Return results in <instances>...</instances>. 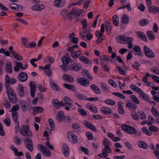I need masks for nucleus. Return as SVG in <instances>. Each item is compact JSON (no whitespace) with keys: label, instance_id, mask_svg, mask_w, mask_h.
Segmentation results:
<instances>
[{"label":"nucleus","instance_id":"obj_1","mask_svg":"<svg viewBox=\"0 0 159 159\" xmlns=\"http://www.w3.org/2000/svg\"><path fill=\"white\" fill-rule=\"evenodd\" d=\"M16 82V80L15 78L12 77L10 78L7 75H5L4 85L8 97L16 94L14 89L10 87V85L14 84Z\"/></svg>","mask_w":159,"mask_h":159},{"label":"nucleus","instance_id":"obj_2","mask_svg":"<svg viewBox=\"0 0 159 159\" xmlns=\"http://www.w3.org/2000/svg\"><path fill=\"white\" fill-rule=\"evenodd\" d=\"M81 13L79 11H71L70 12L67 11H62L61 14L64 18H67L69 20H72L76 16H79Z\"/></svg>","mask_w":159,"mask_h":159},{"label":"nucleus","instance_id":"obj_3","mask_svg":"<svg viewBox=\"0 0 159 159\" xmlns=\"http://www.w3.org/2000/svg\"><path fill=\"white\" fill-rule=\"evenodd\" d=\"M20 134L24 136L31 137L32 134L30 130L29 125H22L21 126L19 131Z\"/></svg>","mask_w":159,"mask_h":159},{"label":"nucleus","instance_id":"obj_4","mask_svg":"<svg viewBox=\"0 0 159 159\" xmlns=\"http://www.w3.org/2000/svg\"><path fill=\"white\" fill-rule=\"evenodd\" d=\"M24 141L25 147L30 152H32L33 150L34 144L31 139L27 137L25 139Z\"/></svg>","mask_w":159,"mask_h":159},{"label":"nucleus","instance_id":"obj_5","mask_svg":"<svg viewBox=\"0 0 159 159\" xmlns=\"http://www.w3.org/2000/svg\"><path fill=\"white\" fill-rule=\"evenodd\" d=\"M121 127L122 130L127 134H134L137 132L134 128L126 124L121 125Z\"/></svg>","mask_w":159,"mask_h":159},{"label":"nucleus","instance_id":"obj_6","mask_svg":"<svg viewBox=\"0 0 159 159\" xmlns=\"http://www.w3.org/2000/svg\"><path fill=\"white\" fill-rule=\"evenodd\" d=\"M77 82L84 87H88L90 84V82L87 79L83 77H79L76 80Z\"/></svg>","mask_w":159,"mask_h":159},{"label":"nucleus","instance_id":"obj_7","mask_svg":"<svg viewBox=\"0 0 159 159\" xmlns=\"http://www.w3.org/2000/svg\"><path fill=\"white\" fill-rule=\"evenodd\" d=\"M82 68V66L78 63H74L70 65L68 69L72 71H78Z\"/></svg>","mask_w":159,"mask_h":159},{"label":"nucleus","instance_id":"obj_8","mask_svg":"<svg viewBox=\"0 0 159 159\" xmlns=\"http://www.w3.org/2000/svg\"><path fill=\"white\" fill-rule=\"evenodd\" d=\"M68 138L71 142L75 143H77V139L76 135L71 132H68L67 133Z\"/></svg>","mask_w":159,"mask_h":159},{"label":"nucleus","instance_id":"obj_9","mask_svg":"<svg viewBox=\"0 0 159 159\" xmlns=\"http://www.w3.org/2000/svg\"><path fill=\"white\" fill-rule=\"evenodd\" d=\"M144 52L146 56L149 58H153L155 57V54L152 51L146 46L144 47Z\"/></svg>","mask_w":159,"mask_h":159},{"label":"nucleus","instance_id":"obj_10","mask_svg":"<svg viewBox=\"0 0 159 159\" xmlns=\"http://www.w3.org/2000/svg\"><path fill=\"white\" fill-rule=\"evenodd\" d=\"M28 77V75L25 72H21L18 75L17 79L20 81L24 82L27 80Z\"/></svg>","mask_w":159,"mask_h":159},{"label":"nucleus","instance_id":"obj_11","mask_svg":"<svg viewBox=\"0 0 159 159\" xmlns=\"http://www.w3.org/2000/svg\"><path fill=\"white\" fill-rule=\"evenodd\" d=\"M129 37L126 36H118L116 38L117 41L121 44H125L127 43V41Z\"/></svg>","mask_w":159,"mask_h":159},{"label":"nucleus","instance_id":"obj_12","mask_svg":"<svg viewBox=\"0 0 159 159\" xmlns=\"http://www.w3.org/2000/svg\"><path fill=\"white\" fill-rule=\"evenodd\" d=\"M83 124L85 126L91 129L93 131L96 132L97 131V129L95 126L89 122L87 120L84 121Z\"/></svg>","mask_w":159,"mask_h":159},{"label":"nucleus","instance_id":"obj_13","mask_svg":"<svg viewBox=\"0 0 159 159\" xmlns=\"http://www.w3.org/2000/svg\"><path fill=\"white\" fill-rule=\"evenodd\" d=\"M18 88L17 89L18 95L20 97H23L25 94V92L23 86L21 84H19Z\"/></svg>","mask_w":159,"mask_h":159},{"label":"nucleus","instance_id":"obj_14","mask_svg":"<svg viewBox=\"0 0 159 159\" xmlns=\"http://www.w3.org/2000/svg\"><path fill=\"white\" fill-rule=\"evenodd\" d=\"M62 79L65 81L69 83H72L74 81L73 77L71 75L65 74L62 76Z\"/></svg>","mask_w":159,"mask_h":159},{"label":"nucleus","instance_id":"obj_15","mask_svg":"<svg viewBox=\"0 0 159 159\" xmlns=\"http://www.w3.org/2000/svg\"><path fill=\"white\" fill-rule=\"evenodd\" d=\"M64 113L62 111H59L57 114L56 118L59 122H62L64 121Z\"/></svg>","mask_w":159,"mask_h":159},{"label":"nucleus","instance_id":"obj_16","mask_svg":"<svg viewBox=\"0 0 159 159\" xmlns=\"http://www.w3.org/2000/svg\"><path fill=\"white\" fill-rule=\"evenodd\" d=\"M62 151L65 156L66 157H67L69 156L70 153V151L68 147L66 144H63L62 150Z\"/></svg>","mask_w":159,"mask_h":159},{"label":"nucleus","instance_id":"obj_17","mask_svg":"<svg viewBox=\"0 0 159 159\" xmlns=\"http://www.w3.org/2000/svg\"><path fill=\"white\" fill-rule=\"evenodd\" d=\"M86 107L90 111L93 113H96L98 112L97 108L93 104L90 103H88L86 105Z\"/></svg>","mask_w":159,"mask_h":159},{"label":"nucleus","instance_id":"obj_18","mask_svg":"<svg viewBox=\"0 0 159 159\" xmlns=\"http://www.w3.org/2000/svg\"><path fill=\"white\" fill-rule=\"evenodd\" d=\"M65 3V0H55L54 2V5L57 7H61L64 5Z\"/></svg>","mask_w":159,"mask_h":159},{"label":"nucleus","instance_id":"obj_19","mask_svg":"<svg viewBox=\"0 0 159 159\" xmlns=\"http://www.w3.org/2000/svg\"><path fill=\"white\" fill-rule=\"evenodd\" d=\"M20 103L22 111L23 112H26L28 108L27 103L24 100H21L20 101Z\"/></svg>","mask_w":159,"mask_h":159},{"label":"nucleus","instance_id":"obj_20","mask_svg":"<svg viewBox=\"0 0 159 159\" xmlns=\"http://www.w3.org/2000/svg\"><path fill=\"white\" fill-rule=\"evenodd\" d=\"M126 106L131 111H133L137 107V105L132 102H129L126 104Z\"/></svg>","mask_w":159,"mask_h":159},{"label":"nucleus","instance_id":"obj_21","mask_svg":"<svg viewBox=\"0 0 159 159\" xmlns=\"http://www.w3.org/2000/svg\"><path fill=\"white\" fill-rule=\"evenodd\" d=\"M136 33L137 36L139 38L145 42L147 41V39L146 36L143 32L141 31H138Z\"/></svg>","mask_w":159,"mask_h":159},{"label":"nucleus","instance_id":"obj_22","mask_svg":"<svg viewBox=\"0 0 159 159\" xmlns=\"http://www.w3.org/2000/svg\"><path fill=\"white\" fill-rule=\"evenodd\" d=\"M8 6L10 9L14 10L22 9H25V8L22 6L21 5H17L15 3L9 4L8 5Z\"/></svg>","mask_w":159,"mask_h":159},{"label":"nucleus","instance_id":"obj_23","mask_svg":"<svg viewBox=\"0 0 159 159\" xmlns=\"http://www.w3.org/2000/svg\"><path fill=\"white\" fill-rule=\"evenodd\" d=\"M45 8L44 5L43 4H37L33 5L31 7L32 10H43Z\"/></svg>","mask_w":159,"mask_h":159},{"label":"nucleus","instance_id":"obj_24","mask_svg":"<svg viewBox=\"0 0 159 159\" xmlns=\"http://www.w3.org/2000/svg\"><path fill=\"white\" fill-rule=\"evenodd\" d=\"M146 2L148 7H149V10H159V7L156 6H154L150 7V6L151 5V0H146Z\"/></svg>","mask_w":159,"mask_h":159},{"label":"nucleus","instance_id":"obj_25","mask_svg":"<svg viewBox=\"0 0 159 159\" xmlns=\"http://www.w3.org/2000/svg\"><path fill=\"white\" fill-rule=\"evenodd\" d=\"M64 102L65 104L71 107L73 106V102L70 98L67 97H65L64 98Z\"/></svg>","mask_w":159,"mask_h":159},{"label":"nucleus","instance_id":"obj_26","mask_svg":"<svg viewBox=\"0 0 159 159\" xmlns=\"http://www.w3.org/2000/svg\"><path fill=\"white\" fill-rule=\"evenodd\" d=\"M5 69L7 73L11 74L12 73V69L11 66V63L10 62H8L5 66Z\"/></svg>","mask_w":159,"mask_h":159},{"label":"nucleus","instance_id":"obj_27","mask_svg":"<svg viewBox=\"0 0 159 159\" xmlns=\"http://www.w3.org/2000/svg\"><path fill=\"white\" fill-rule=\"evenodd\" d=\"M90 88L96 94H99L101 91L98 86L94 84H92L90 86Z\"/></svg>","mask_w":159,"mask_h":159},{"label":"nucleus","instance_id":"obj_28","mask_svg":"<svg viewBox=\"0 0 159 159\" xmlns=\"http://www.w3.org/2000/svg\"><path fill=\"white\" fill-rule=\"evenodd\" d=\"M148 38L151 41L154 40L155 39V36L152 31H148L147 33Z\"/></svg>","mask_w":159,"mask_h":159},{"label":"nucleus","instance_id":"obj_29","mask_svg":"<svg viewBox=\"0 0 159 159\" xmlns=\"http://www.w3.org/2000/svg\"><path fill=\"white\" fill-rule=\"evenodd\" d=\"M10 102L13 104L16 103L18 102V99L16 94L8 97Z\"/></svg>","mask_w":159,"mask_h":159},{"label":"nucleus","instance_id":"obj_30","mask_svg":"<svg viewBox=\"0 0 159 159\" xmlns=\"http://www.w3.org/2000/svg\"><path fill=\"white\" fill-rule=\"evenodd\" d=\"M52 104L56 109H59L61 107V105L57 99H53L52 101Z\"/></svg>","mask_w":159,"mask_h":159},{"label":"nucleus","instance_id":"obj_31","mask_svg":"<svg viewBox=\"0 0 159 159\" xmlns=\"http://www.w3.org/2000/svg\"><path fill=\"white\" fill-rule=\"evenodd\" d=\"M63 86L66 89L71 91L75 92L76 90V88L73 85H71L67 83H64L63 84Z\"/></svg>","mask_w":159,"mask_h":159},{"label":"nucleus","instance_id":"obj_32","mask_svg":"<svg viewBox=\"0 0 159 159\" xmlns=\"http://www.w3.org/2000/svg\"><path fill=\"white\" fill-rule=\"evenodd\" d=\"M121 104V101H120L118 102V110L119 113L120 114L123 115L124 114L125 111L124 110L123 107L122 106Z\"/></svg>","mask_w":159,"mask_h":159},{"label":"nucleus","instance_id":"obj_33","mask_svg":"<svg viewBox=\"0 0 159 159\" xmlns=\"http://www.w3.org/2000/svg\"><path fill=\"white\" fill-rule=\"evenodd\" d=\"M50 82L52 84V88L54 90L57 91H59L60 90V88L51 79L50 80Z\"/></svg>","mask_w":159,"mask_h":159},{"label":"nucleus","instance_id":"obj_34","mask_svg":"<svg viewBox=\"0 0 159 159\" xmlns=\"http://www.w3.org/2000/svg\"><path fill=\"white\" fill-rule=\"evenodd\" d=\"M107 148V146H106L105 147L104 149L103 150L102 153L99 154H98V156L101 157H107L108 155V152L107 150L106 149V148Z\"/></svg>","mask_w":159,"mask_h":159},{"label":"nucleus","instance_id":"obj_35","mask_svg":"<svg viewBox=\"0 0 159 159\" xmlns=\"http://www.w3.org/2000/svg\"><path fill=\"white\" fill-rule=\"evenodd\" d=\"M33 111L35 112L41 113L43 111V108L41 107H35L33 108Z\"/></svg>","mask_w":159,"mask_h":159},{"label":"nucleus","instance_id":"obj_36","mask_svg":"<svg viewBox=\"0 0 159 159\" xmlns=\"http://www.w3.org/2000/svg\"><path fill=\"white\" fill-rule=\"evenodd\" d=\"M48 122L51 127V130L52 131L54 130L55 129V124L52 118H49L48 120Z\"/></svg>","mask_w":159,"mask_h":159},{"label":"nucleus","instance_id":"obj_37","mask_svg":"<svg viewBox=\"0 0 159 159\" xmlns=\"http://www.w3.org/2000/svg\"><path fill=\"white\" fill-rule=\"evenodd\" d=\"M21 41L22 44L26 48L27 45L29 43V39L28 38L25 37H22L21 38Z\"/></svg>","mask_w":159,"mask_h":159},{"label":"nucleus","instance_id":"obj_38","mask_svg":"<svg viewBox=\"0 0 159 159\" xmlns=\"http://www.w3.org/2000/svg\"><path fill=\"white\" fill-rule=\"evenodd\" d=\"M29 85L30 87V91H36L35 83L34 82L30 81L29 83Z\"/></svg>","mask_w":159,"mask_h":159},{"label":"nucleus","instance_id":"obj_39","mask_svg":"<svg viewBox=\"0 0 159 159\" xmlns=\"http://www.w3.org/2000/svg\"><path fill=\"white\" fill-rule=\"evenodd\" d=\"M29 85L30 87V91H36L35 83L34 82L30 81L29 83Z\"/></svg>","mask_w":159,"mask_h":159},{"label":"nucleus","instance_id":"obj_40","mask_svg":"<svg viewBox=\"0 0 159 159\" xmlns=\"http://www.w3.org/2000/svg\"><path fill=\"white\" fill-rule=\"evenodd\" d=\"M11 115L13 120L15 123L18 122L19 121L17 120L18 117V113L16 112H12Z\"/></svg>","mask_w":159,"mask_h":159},{"label":"nucleus","instance_id":"obj_41","mask_svg":"<svg viewBox=\"0 0 159 159\" xmlns=\"http://www.w3.org/2000/svg\"><path fill=\"white\" fill-rule=\"evenodd\" d=\"M119 21V17L117 15H115L113 16L112 21L115 26H116L118 25Z\"/></svg>","mask_w":159,"mask_h":159},{"label":"nucleus","instance_id":"obj_42","mask_svg":"<svg viewBox=\"0 0 159 159\" xmlns=\"http://www.w3.org/2000/svg\"><path fill=\"white\" fill-rule=\"evenodd\" d=\"M12 56L16 60L18 61H21L23 59V57L21 56L16 52L13 53Z\"/></svg>","mask_w":159,"mask_h":159},{"label":"nucleus","instance_id":"obj_43","mask_svg":"<svg viewBox=\"0 0 159 159\" xmlns=\"http://www.w3.org/2000/svg\"><path fill=\"white\" fill-rule=\"evenodd\" d=\"M79 59L82 62L85 64L89 63L90 62L88 58L85 56H81L79 58Z\"/></svg>","mask_w":159,"mask_h":159},{"label":"nucleus","instance_id":"obj_44","mask_svg":"<svg viewBox=\"0 0 159 159\" xmlns=\"http://www.w3.org/2000/svg\"><path fill=\"white\" fill-rule=\"evenodd\" d=\"M44 156L47 157H49L51 155V153L49 150L46 147V149H44L42 152Z\"/></svg>","mask_w":159,"mask_h":159},{"label":"nucleus","instance_id":"obj_45","mask_svg":"<svg viewBox=\"0 0 159 159\" xmlns=\"http://www.w3.org/2000/svg\"><path fill=\"white\" fill-rule=\"evenodd\" d=\"M138 144L139 147L143 149H147L148 148V145L144 142L142 141L139 142Z\"/></svg>","mask_w":159,"mask_h":159},{"label":"nucleus","instance_id":"obj_46","mask_svg":"<svg viewBox=\"0 0 159 159\" xmlns=\"http://www.w3.org/2000/svg\"><path fill=\"white\" fill-rule=\"evenodd\" d=\"M117 69L119 73L121 75H125L127 73L125 70L122 69L120 66H118Z\"/></svg>","mask_w":159,"mask_h":159},{"label":"nucleus","instance_id":"obj_47","mask_svg":"<svg viewBox=\"0 0 159 159\" xmlns=\"http://www.w3.org/2000/svg\"><path fill=\"white\" fill-rule=\"evenodd\" d=\"M101 111L102 113L105 114H108L109 113V109L108 107H102L101 109Z\"/></svg>","mask_w":159,"mask_h":159},{"label":"nucleus","instance_id":"obj_48","mask_svg":"<svg viewBox=\"0 0 159 159\" xmlns=\"http://www.w3.org/2000/svg\"><path fill=\"white\" fill-rule=\"evenodd\" d=\"M156 149L153 151V153L157 158L159 159V144L156 145Z\"/></svg>","mask_w":159,"mask_h":159},{"label":"nucleus","instance_id":"obj_49","mask_svg":"<svg viewBox=\"0 0 159 159\" xmlns=\"http://www.w3.org/2000/svg\"><path fill=\"white\" fill-rule=\"evenodd\" d=\"M121 21L123 24H127L129 22V17L126 15H124L122 18Z\"/></svg>","mask_w":159,"mask_h":159},{"label":"nucleus","instance_id":"obj_50","mask_svg":"<svg viewBox=\"0 0 159 159\" xmlns=\"http://www.w3.org/2000/svg\"><path fill=\"white\" fill-rule=\"evenodd\" d=\"M134 50L136 52H138L137 54L139 56H142L143 53L140 50V48L139 46H136L133 48Z\"/></svg>","mask_w":159,"mask_h":159},{"label":"nucleus","instance_id":"obj_51","mask_svg":"<svg viewBox=\"0 0 159 159\" xmlns=\"http://www.w3.org/2000/svg\"><path fill=\"white\" fill-rule=\"evenodd\" d=\"M130 98L136 104L139 103V101L137 97L134 95H132L130 96Z\"/></svg>","mask_w":159,"mask_h":159},{"label":"nucleus","instance_id":"obj_52","mask_svg":"<svg viewBox=\"0 0 159 159\" xmlns=\"http://www.w3.org/2000/svg\"><path fill=\"white\" fill-rule=\"evenodd\" d=\"M138 115L139 117L141 120H144L146 118V115L143 111H140L138 112Z\"/></svg>","mask_w":159,"mask_h":159},{"label":"nucleus","instance_id":"obj_53","mask_svg":"<svg viewBox=\"0 0 159 159\" xmlns=\"http://www.w3.org/2000/svg\"><path fill=\"white\" fill-rule=\"evenodd\" d=\"M14 140L15 143L17 145H19L21 143V140L19 138V137L18 135H16L14 137Z\"/></svg>","mask_w":159,"mask_h":159},{"label":"nucleus","instance_id":"obj_54","mask_svg":"<svg viewBox=\"0 0 159 159\" xmlns=\"http://www.w3.org/2000/svg\"><path fill=\"white\" fill-rule=\"evenodd\" d=\"M112 94L113 95L118 97L122 99H124L125 98V96L123 94L119 92L113 93Z\"/></svg>","mask_w":159,"mask_h":159},{"label":"nucleus","instance_id":"obj_55","mask_svg":"<svg viewBox=\"0 0 159 159\" xmlns=\"http://www.w3.org/2000/svg\"><path fill=\"white\" fill-rule=\"evenodd\" d=\"M151 111L155 116L159 117V112L154 107H153L152 108Z\"/></svg>","mask_w":159,"mask_h":159},{"label":"nucleus","instance_id":"obj_56","mask_svg":"<svg viewBox=\"0 0 159 159\" xmlns=\"http://www.w3.org/2000/svg\"><path fill=\"white\" fill-rule=\"evenodd\" d=\"M149 23V21L147 20L144 19H142L140 22L139 24L141 26H143L148 25Z\"/></svg>","mask_w":159,"mask_h":159},{"label":"nucleus","instance_id":"obj_57","mask_svg":"<svg viewBox=\"0 0 159 159\" xmlns=\"http://www.w3.org/2000/svg\"><path fill=\"white\" fill-rule=\"evenodd\" d=\"M76 96L80 100H85L86 99L85 95L80 93L77 94Z\"/></svg>","mask_w":159,"mask_h":159},{"label":"nucleus","instance_id":"obj_58","mask_svg":"<svg viewBox=\"0 0 159 159\" xmlns=\"http://www.w3.org/2000/svg\"><path fill=\"white\" fill-rule=\"evenodd\" d=\"M142 130L143 132L145 134L151 136V134H152V132H149L148 130L146 127H143L142 128Z\"/></svg>","mask_w":159,"mask_h":159},{"label":"nucleus","instance_id":"obj_59","mask_svg":"<svg viewBox=\"0 0 159 159\" xmlns=\"http://www.w3.org/2000/svg\"><path fill=\"white\" fill-rule=\"evenodd\" d=\"M100 63L102 66L103 70L104 71H109V67L107 66L105 64L103 61H101L100 62Z\"/></svg>","mask_w":159,"mask_h":159},{"label":"nucleus","instance_id":"obj_60","mask_svg":"<svg viewBox=\"0 0 159 159\" xmlns=\"http://www.w3.org/2000/svg\"><path fill=\"white\" fill-rule=\"evenodd\" d=\"M133 39L132 38L130 37L129 38H128V40L127 41L128 42V47L129 49H131L132 48Z\"/></svg>","mask_w":159,"mask_h":159},{"label":"nucleus","instance_id":"obj_61","mask_svg":"<svg viewBox=\"0 0 159 159\" xmlns=\"http://www.w3.org/2000/svg\"><path fill=\"white\" fill-rule=\"evenodd\" d=\"M36 46V43L34 42H32L30 43L29 42L28 45H27L26 48H32L35 47Z\"/></svg>","mask_w":159,"mask_h":159},{"label":"nucleus","instance_id":"obj_62","mask_svg":"<svg viewBox=\"0 0 159 159\" xmlns=\"http://www.w3.org/2000/svg\"><path fill=\"white\" fill-rule=\"evenodd\" d=\"M85 135L87 136L88 139L89 140H92L93 139V136L91 133L87 132L85 133Z\"/></svg>","mask_w":159,"mask_h":159},{"label":"nucleus","instance_id":"obj_63","mask_svg":"<svg viewBox=\"0 0 159 159\" xmlns=\"http://www.w3.org/2000/svg\"><path fill=\"white\" fill-rule=\"evenodd\" d=\"M4 105L5 108L7 109H9L11 106V105L10 102L7 100H5V103L4 104Z\"/></svg>","mask_w":159,"mask_h":159},{"label":"nucleus","instance_id":"obj_64","mask_svg":"<svg viewBox=\"0 0 159 159\" xmlns=\"http://www.w3.org/2000/svg\"><path fill=\"white\" fill-rule=\"evenodd\" d=\"M4 123L7 126H9L11 124V120L8 118H7L3 120Z\"/></svg>","mask_w":159,"mask_h":159}]
</instances>
